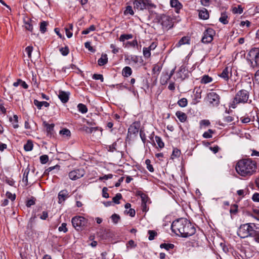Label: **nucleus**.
Segmentation results:
<instances>
[{
	"instance_id": "obj_20",
	"label": "nucleus",
	"mask_w": 259,
	"mask_h": 259,
	"mask_svg": "<svg viewBox=\"0 0 259 259\" xmlns=\"http://www.w3.org/2000/svg\"><path fill=\"white\" fill-rule=\"evenodd\" d=\"M122 73L124 77H127L132 74V70L130 67L126 66L123 68Z\"/></svg>"
},
{
	"instance_id": "obj_41",
	"label": "nucleus",
	"mask_w": 259,
	"mask_h": 259,
	"mask_svg": "<svg viewBox=\"0 0 259 259\" xmlns=\"http://www.w3.org/2000/svg\"><path fill=\"white\" fill-rule=\"evenodd\" d=\"M181 154V151L177 148H174L171 155V158L174 159L176 157L180 156Z\"/></svg>"
},
{
	"instance_id": "obj_58",
	"label": "nucleus",
	"mask_w": 259,
	"mask_h": 259,
	"mask_svg": "<svg viewBox=\"0 0 259 259\" xmlns=\"http://www.w3.org/2000/svg\"><path fill=\"white\" fill-rule=\"evenodd\" d=\"M234 120V118L230 115L226 116L224 118V121L226 123H229Z\"/></svg>"
},
{
	"instance_id": "obj_7",
	"label": "nucleus",
	"mask_w": 259,
	"mask_h": 259,
	"mask_svg": "<svg viewBox=\"0 0 259 259\" xmlns=\"http://www.w3.org/2000/svg\"><path fill=\"white\" fill-rule=\"evenodd\" d=\"M72 224L73 227L77 230H79L87 224V220L83 217L75 216L72 219Z\"/></svg>"
},
{
	"instance_id": "obj_17",
	"label": "nucleus",
	"mask_w": 259,
	"mask_h": 259,
	"mask_svg": "<svg viewBox=\"0 0 259 259\" xmlns=\"http://www.w3.org/2000/svg\"><path fill=\"white\" fill-rule=\"evenodd\" d=\"M176 116L181 122H184L187 120V116L186 113L181 111H178L176 113Z\"/></svg>"
},
{
	"instance_id": "obj_31",
	"label": "nucleus",
	"mask_w": 259,
	"mask_h": 259,
	"mask_svg": "<svg viewBox=\"0 0 259 259\" xmlns=\"http://www.w3.org/2000/svg\"><path fill=\"white\" fill-rule=\"evenodd\" d=\"M174 245L170 243H162L160 245V248H164L166 250H169L170 249H172L174 247Z\"/></svg>"
},
{
	"instance_id": "obj_22",
	"label": "nucleus",
	"mask_w": 259,
	"mask_h": 259,
	"mask_svg": "<svg viewBox=\"0 0 259 259\" xmlns=\"http://www.w3.org/2000/svg\"><path fill=\"white\" fill-rule=\"evenodd\" d=\"M82 130L84 131L86 133L91 134L93 132H95L96 131L98 130V127H89L87 126L83 125L82 127Z\"/></svg>"
},
{
	"instance_id": "obj_26",
	"label": "nucleus",
	"mask_w": 259,
	"mask_h": 259,
	"mask_svg": "<svg viewBox=\"0 0 259 259\" xmlns=\"http://www.w3.org/2000/svg\"><path fill=\"white\" fill-rule=\"evenodd\" d=\"M133 35L132 34H121L119 37V40L120 41H124L125 40H128L132 38Z\"/></svg>"
},
{
	"instance_id": "obj_30",
	"label": "nucleus",
	"mask_w": 259,
	"mask_h": 259,
	"mask_svg": "<svg viewBox=\"0 0 259 259\" xmlns=\"http://www.w3.org/2000/svg\"><path fill=\"white\" fill-rule=\"evenodd\" d=\"M219 21L224 24L228 23V16L224 13L221 14V16L219 18Z\"/></svg>"
},
{
	"instance_id": "obj_1",
	"label": "nucleus",
	"mask_w": 259,
	"mask_h": 259,
	"mask_svg": "<svg viewBox=\"0 0 259 259\" xmlns=\"http://www.w3.org/2000/svg\"><path fill=\"white\" fill-rule=\"evenodd\" d=\"M172 231L182 237H188L195 234L196 229L187 219L180 218L174 221L171 225Z\"/></svg>"
},
{
	"instance_id": "obj_27",
	"label": "nucleus",
	"mask_w": 259,
	"mask_h": 259,
	"mask_svg": "<svg viewBox=\"0 0 259 259\" xmlns=\"http://www.w3.org/2000/svg\"><path fill=\"white\" fill-rule=\"evenodd\" d=\"M212 80V78L211 77L207 75H205L202 76L201 80V82L202 83L206 84L211 82Z\"/></svg>"
},
{
	"instance_id": "obj_45",
	"label": "nucleus",
	"mask_w": 259,
	"mask_h": 259,
	"mask_svg": "<svg viewBox=\"0 0 259 259\" xmlns=\"http://www.w3.org/2000/svg\"><path fill=\"white\" fill-rule=\"evenodd\" d=\"M33 51V47L32 46H28L25 49V51L28 55L29 59L31 58V53Z\"/></svg>"
},
{
	"instance_id": "obj_33",
	"label": "nucleus",
	"mask_w": 259,
	"mask_h": 259,
	"mask_svg": "<svg viewBox=\"0 0 259 259\" xmlns=\"http://www.w3.org/2000/svg\"><path fill=\"white\" fill-rule=\"evenodd\" d=\"M232 12L234 14H241L243 12V8L240 5L232 8Z\"/></svg>"
},
{
	"instance_id": "obj_63",
	"label": "nucleus",
	"mask_w": 259,
	"mask_h": 259,
	"mask_svg": "<svg viewBox=\"0 0 259 259\" xmlns=\"http://www.w3.org/2000/svg\"><path fill=\"white\" fill-rule=\"evenodd\" d=\"M35 199L34 198L28 200L27 201L26 206L29 207H30L31 205H34L35 204Z\"/></svg>"
},
{
	"instance_id": "obj_61",
	"label": "nucleus",
	"mask_w": 259,
	"mask_h": 259,
	"mask_svg": "<svg viewBox=\"0 0 259 259\" xmlns=\"http://www.w3.org/2000/svg\"><path fill=\"white\" fill-rule=\"evenodd\" d=\"M210 122L208 120H202L200 122V125L201 126H208L210 124Z\"/></svg>"
},
{
	"instance_id": "obj_10",
	"label": "nucleus",
	"mask_w": 259,
	"mask_h": 259,
	"mask_svg": "<svg viewBox=\"0 0 259 259\" xmlns=\"http://www.w3.org/2000/svg\"><path fill=\"white\" fill-rule=\"evenodd\" d=\"M215 34V31L211 28L207 29L203 33V35L201 41L203 43L208 44L213 40V37Z\"/></svg>"
},
{
	"instance_id": "obj_18",
	"label": "nucleus",
	"mask_w": 259,
	"mask_h": 259,
	"mask_svg": "<svg viewBox=\"0 0 259 259\" xmlns=\"http://www.w3.org/2000/svg\"><path fill=\"white\" fill-rule=\"evenodd\" d=\"M34 104L37 107L38 109H41V107L44 106L46 107H48L50 106V104L46 101H39L36 99H35L33 101Z\"/></svg>"
},
{
	"instance_id": "obj_9",
	"label": "nucleus",
	"mask_w": 259,
	"mask_h": 259,
	"mask_svg": "<svg viewBox=\"0 0 259 259\" xmlns=\"http://www.w3.org/2000/svg\"><path fill=\"white\" fill-rule=\"evenodd\" d=\"M151 6L148 0H135L134 2V8L138 11H141L147 9Z\"/></svg>"
},
{
	"instance_id": "obj_5",
	"label": "nucleus",
	"mask_w": 259,
	"mask_h": 259,
	"mask_svg": "<svg viewBox=\"0 0 259 259\" xmlns=\"http://www.w3.org/2000/svg\"><path fill=\"white\" fill-rule=\"evenodd\" d=\"M209 105L211 107H218L220 103V96L214 92H211L207 94L206 98Z\"/></svg>"
},
{
	"instance_id": "obj_50",
	"label": "nucleus",
	"mask_w": 259,
	"mask_h": 259,
	"mask_svg": "<svg viewBox=\"0 0 259 259\" xmlns=\"http://www.w3.org/2000/svg\"><path fill=\"white\" fill-rule=\"evenodd\" d=\"M111 218L114 223L117 224L120 219V217L119 215L114 213L112 215Z\"/></svg>"
},
{
	"instance_id": "obj_6",
	"label": "nucleus",
	"mask_w": 259,
	"mask_h": 259,
	"mask_svg": "<svg viewBox=\"0 0 259 259\" xmlns=\"http://www.w3.org/2000/svg\"><path fill=\"white\" fill-rule=\"evenodd\" d=\"M248 55L250 58L248 59V60L249 61L251 66L252 67L256 66L259 57V49L257 48H252L249 51Z\"/></svg>"
},
{
	"instance_id": "obj_21",
	"label": "nucleus",
	"mask_w": 259,
	"mask_h": 259,
	"mask_svg": "<svg viewBox=\"0 0 259 259\" xmlns=\"http://www.w3.org/2000/svg\"><path fill=\"white\" fill-rule=\"evenodd\" d=\"M18 116L16 115H14L13 117H10L9 118V120L11 122H12L13 126L14 128H16L19 127V125L18 124Z\"/></svg>"
},
{
	"instance_id": "obj_8",
	"label": "nucleus",
	"mask_w": 259,
	"mask_h": 259,
	"mask_svg": "<svg viewBox=\"0 0 259 259\" xmlns=\"http://www.w3.org/2000/svg\"><path fill=\"white\" fill-rule=\"evenodd\" d=\"M84 175V170L83 168H79L70 171L68 177L71 180L75 181L82 178Z\"/></svg>"
},
{
	"instance_id": "obj_37",
	"label": "nucleus",
	"mask_w": 259,
	"mask_h": 259,
	"mask_svg": "<svg viewBox=\"0 0 259 259\" xmlns=\"http://www.w3.org/2000/svg\"><path fill=\"white\" fill-rule=\"evenodd\" d=\"M155 140H156V142L158 146V147L160 148H162L164 147V143L163 142L161 138L158 136H156L155 137Z\"/></svg>"
},
{
	"instance_id": "obj_54",
	"label": "nucleus",
	"mask_w": 259,
	"mask_h": 259,
	"mask_svg": "<svg viewBox=\"0 0 259 259\" xmlns=\"http://www.w3.org/2000/svg\"><path fill=\"white\" fill-rule=\"evenodd\" d=\"M58 230L60 232L63 231L64 233L66 232L67 231L66 224L62 223L61 225L59 227Z\"/></svg>"
},
{
	"instance_id": "obj_34",
	"label": "nucleus",
	"mask_w": 259,
	"mask_h": 259,
	"mask_svg": "<svg viewBox=\"0 0 259 259\" xmlns=\"http://www.w3.org/2000/svg\"><path fill=\"white\" fill-rule=\"evenodd\" d=\"M148 233L149 234L148 239L149 240H153L155 237L157 235V233L154 230H149Z\"/></svg>"
},
{
	"instance_id": "obj_44",
	"label": "nucleus",
	"mask_w": 259,
	"mask_h": 259,
	"mask_svg": "<svg viewBox=\"0 0 259 259\" xmlns=\"http://www.w3.org/2000/svg\"><path fill=\"white\" fill-rule=\"evenodd\" d=\"M122 198V195L120 193H117L115 197H114L112 199L113 202L116 204L119 203V200H120Z\"/></svg>"
},
{
	"instance_id": "obj_60",
	"label": "nucleus",
	"mask_w": 259,
	"mask_h": 259,
	"mask_svg": "<svg viewBox=\"0 0 259 259\" xmlns=\"http://www.w3.org/2000/svg\"><path fill=\"white\" fill-rule=\"evenodd\" d=\"M140 136L142 141V142L145 144L146 141V137L145 134L143 131H140Z\"/></svg>"
},
{
	"instance_id": "obj_32",
	"label": "nucleus",
	"mask_w": 259,
	"mask_h": 259,
	"mask_svg": "<svg viewBox=\"0 0 259 259\" xmlns=\"http://www.w3.org/2000/svg\"><path fill=\"white\" fill-rule=\"evenodd\" d=\"M178 104L181 107H185L187 106L188 104L187 99L185 98L181 99L178 101Z\"/></svg>"
},
{
	"instance_id": "obj_49",
	"label": "nucleus",
	"mask_w": 259,
	"mask_h": 259,
	"mask_svg": "<svg viewBox=\"0 0 259 259\" xmlns=\"http://www.w3.org/2000/svg\"><path fill=\"white\" fill-rule=\"evenodd\" d=\"M150 160L149 159H147L145 161V163L147 165V168L150 171V172H153L154 171V168L153 167V166L150 164Z\"/></svg>"
},
{
	"instance_id": "obj_29",
	"label": "nucleus",
	"mask_w": 259,
	"mask_h": 259,
	"mask_svg": "<svg viewBox=\"0 0 259 259\" xmlns=\"http://www.w3.org/2000/svg\"><path fill=\"white\" fill-rule=\"evenodd\" d=\"M59 134L64 137L69 138L71 136L70 131L67 128H63L60 131Z\"/></svg>"
},
{
	"instance_id": "obj_59",
	"label": "nucleus",
	"mask_w": 259,
	"mask_h": 259,
	"mask_svg": "<svg viewBox=\"0 0 259 259\" xmlns=\"http://www.w3.org/2000/svg\"><path fill=\"white\" fill-rule=\"evenodd\" d=\"M85 47L88 49L90 51L92 52H94L95 50L91 46V43L90 42H86L84 44Z\"/></svg>"
},
{
	"instance_id": "obj_23",
	"label": "nucleus",
	"mask_w": 259,
	"mask_h": 259,
	"mask_svg": "<svg viewBox=\"0 0 259 259\" xmlns=\"http://www.w3.org/2000/svg\"><path fill=\"white\" fill-rule=\"evenodd\" d=\"M170 78L169 76L168 75V73H166L160 77V82L161 84L164 85L167 83Z\"/></svg>"
},
{
	"instance_id": "obj_39",
	"label": "nucleus",
	"mask_w": 259,
	"mask_h": 259,
	"mask_svg": "<svg viewBox=\"0 0 259 259\" xmlns=\"http://www.w3.org/2000/svg\"><path fill=\"white\" fill-rule=\"evenodd\" d=\"M151 51L147 48L144 47L143 49V53L145 58H148L151 56Z\"/></svg>"
},
{
	"instance_id": "obj_43",
	"label": "nucleus",
	"mask_w": 259,
	"mask_h": 259,
	"mask_svg": "<svg viewBox=\"0 0 259 259\" xmlns=\"http://www.w3.org/2000/svg\"><path fill=\"white\" fill-rule=\"evenodd\" d=\"M59 51L63 56L67 55L69 52V50L68 47L61 48L59 49Z\"/></svg>"
},
{
	"instance_id": "obj_46",
	"label": "nucleus",
	"mask_w": 259,
	"mask_h": 259,
	"mask_svg": "<svg viewBox=\"0 0 259 259\" xmlns=\"http://www.w3.org/2000/svg\"><path fill=\"white\" fill-rule=\"evenodd\" d=\"M194 91H195V98L196 99H200L201 98V90L200 89H195Z\"/></svg>"
},
{
	"instance_id": "obj_48",
	"label": "nucleus",
	"mask_w": 259,
	"mask_h": 259,
	"mask_svg": "<svg viewBox=\"0 0 259 259\" xmlns=\"http://www.w3.org/2000/svg\"><path fill=\"white\" fill-rule=\"evenodd\" d=\"M49 160V157L47 155H43L40 157V161L42 164H46Z\"/></svg>"
},
{
	"instance_id": "obj_13",
	"label": "nucleus",
	"mask_w": 259,
	"mask_h": 259,
	"mask_svg": "<svg viewBox=\"0 0 259 259\" xmlns=\"http://www.w3.org/2000/svg\"><path fill=\"white\" fill-rule=\"evenodd\" d=\"M170 5L175 9V12L177 13H179L180 11L183 8V5L178 0H170Z\"/></svg>"
},
{
	"instance_id": "obj_42",
	"label": "nucleus",
	"mask_w": 259,
	"mask_h": 259,
	"mask_svg": "<svg viewBox=\"0 0 259 259\" xmlns=\"http://www.w3.org/2000/svg\"><path fill=\"white\" fill-rule=\"evenodd\" d=\"M213 133V131L211 129H209L208 131L205 132L203 133V138L206 139L210 138L212 137V134Z\"/></svg>"
},
{
	"instance_id": "obj_2",
	"label": "nucleus",
	"mask_w": 259,
	"mask_h": 259,
	"mask_svg": "<svg viewBox=\"0 0 259 259\" xmlns=\"http://www.w3.org/2000/svg\"><path fill=\"white\" fill-rule=\"evenodd\" d=\"M256 162L250 158L243 159L238 161L236 170L238 175L243 177H249L256 171Z\"/></svg>"
},
{
	"instance_id": "obj_14",
	"label": "nucleus",
	"mask_w": 259,
	"mask_h": 259,
	"mask_svg": "<svg viewBox=\"0 0 259 259\" xmlns=\"http://www.w3.org/2000/svg\"><path fill=\"white\" fill-rule=\"evenodd\" d=\"M69 93L62 91L59 92L58 97L62 102L65 103L68 102L69 97Z\"/></svg>"
},
{
	"instance_id": "obj_38",
	"label": "nucleus",
	"mask_w": 259,
	"mask_h": 259,
	"mask_svg": "<svg viewBox=\"0 0 259 259\" xmlns=\"http://www.w3.org/2000/svg\"><path fill=\"white\" fill-rule=\"evenodd\" d=\"M95 29H96L95 26L94 25H92L89 28H88L82 31V34H88L90 32L95 30Z\"/></svg>"
},
{
	"instance_id": "obj_52",
	"label": "nucleus",
	"mask_w": 259,
	"mask_h": 259,
	"mask_svg": "<svg viewBox=\"0 0 259 259\" xmlns=\"http://www.w3.org/2000/svg\"><path fill=\"white\" fill-rule=\"evenodd\" d=\"M125 14H130L132 15L134 14V12L133 10V8L131 6H128L126 8V10L124 11Z\"/></svg>"
},
{
	"instance_id": "obj_28",
	"label": "nucleus",
	"mask_w": 259,
	"mask_h": 259,
	"mask_svg": "<svg viewBox=\"0 0 259 259\" xmlns=\"http://www.w3.org/2000/svg\"><path fill=\"white\" fill-rule=\"evenodd\" d=\"M77 108H78L79 111L83 114L87 113L88 111V108H87V106L83 104H81V103L77 105Z\"/></svg>"
},
{
	"instance_id": "obj_35",
	"label": "nucleus",
	"mask_w": 259,
	"mask_h": 259,
	"mask_svg": "<svg viewBox=\"0 0 259 259\" xmlns=\"http://www.w3.org/2000/svg\"><path fill=\"white\" fill-rule=\"evenodd\" d=\"M48 23L46 21H43L40 24V31L41 33H44L47 31V26Z\"/></svg>"
},
{
	"instance_id": "obj_12",
	"label": "nucleus",
	"mask_w": 259,
	"mask_h": 259,
	"mask_svg": "<svg viewBox=\"0 0 259 259\" xmlns=\"http://www.w3.org/2000/svg\"><path fill=\"white\" fill-rule=\"evenodd\" d=\"M69 197V193L66 189L60 191L58 195V203H63Z\"/></svg>"
},
{
	"instance_id": "obj_19",
	"label": "nucleus",
	"mask_w": 259,
	"mask_h": 259,
	"mask_svg": "<svg viewBox=\"0 0 259 259\" xmlns=\"http://www.w3.org/2000/svg\"><path fill=\"white\" fill-rule=\"evenodd\" d=\"M108 62V58L106 54H102L101 57L98 60V63L99 66H103Z\"/></svg>"
},
{
	"instance_id": "obj_40",
	"label": "nucleus",
	"mask_w": 259,
	"mask_h": 259,
	"mask_svg": "<svg viewBox=\"0 0 259 259\" xmlns=\"http://www.w3.org/2000/svg\"><path fill=\"white\" fill-rule=\"evenodd\" d=\"M44 124L46 127V130L48 133H50L53 131L54 127V124H49L45 122Z\"/></svg>"
},
{
	"instance_id": "obj_47",
	"label": "nucleus",
	"mask_w": 259,
	"mask_h": 259,
	"mask_svg": "<svg viewBox=\"0 0 259 259\" xmlns=\"http://www.w3.org/2000/svg\"><path fill=\"white\" fill-rule=\"evenodd\" d=\"M186 245L187 246H198L199 245V242L197 241L196 242H193L192 241H187L185 242Z\"/></svg>"
},
{
	"instance_id": "obj_64",
	"label": "nucleus",
	"mask_w": 259,
	"mask_h": 259,
	"mask_svg": "<svg viewBox=\"0 0 259 259\" xmlns=\"http://www.w3.org/2000/svg\"><path fill=\"white\" fill-rule=\"evenodd\" d=\"M252 199L254 201L259 202V193H254L252 197Z\"/></svg>"
},
{
	"instance_id": "obj_55",
	"label": "nucleus",
	"mask_w": 259,
	"mask_h": 259,
	"mask_svg": "<svg viewBox=\"0 0 259 259\" xmlns=\"http://www.w3.org/2000/svg\"><path fill=\"white\" fill-rule=\"evenodd\" d=\"M93 78L96 80H101L102 82L104 81V78L102 74H94L93 76Z\"/></svg>"
},
{
	"instance_id": "obj_3",
	"label": "nucleus",
	"mask_w": 259,
	"mask_h": 259,
	"mask_svg": "<svg viewBox=\"0 0 259 259\" xmlns=\"http://www.w3.org/2000/svg\"><path fill=\"white\" fill-rule=\"evenodd\" d=\"M254 223H246L241 225L237 231V235L241 238L253 237L254 240L259 243V232L254 229Z\"/></svg>"
},
{
	"instance_id": "obj_53",
	"label": "nucleus",
	"mask_w": 259,
	"mask_h": 259,
	"mask_svg": "<svg viewBox=\"0 0 259 259\" xmlns=\"http://www.w3.org/2000/svg\"><path fill=\"white\" fill-rule=\"evenodd\" d=\"M238 211V205L234 204L231 206L230 212L231 213L235 214Z\"/></svg>"
},
{
	"instance_id": "obj_51",
	"label": "nucleus",
	"mask_w": 259,
	"mask_h": 259,
	"mask_svg": "<svg viewBox=\"0 0 259 259\" xmlns=\"http://www.w3.org/2000/svg\"><path fill=\"white\" fill-rule=\"evenodd\" d=\"M138 194L140 196L141 199H142V202H147L148 200V197L147 195L145 194H144L142 192H139Z\"/></svg>"
},
{
	"instance_id": "obj_16",
	"label": "nucleus",
	"mask_w": 259,
	"mask_h": 259,
	"mask_svg": "<svg viewBox=\"0 0 259 259\" xmlns=\"http://www.w3.org/2000/svg\"><path fill=\"white\" fill-rule=\"evenodd\" d=\"M199 17L203 20H207L209 18V13L205 8L199 10Z\"/></svg>"
},
{
	"instance_id": "obj_57",
	"label": "nucleus",
	"mask_w": 259,
	"mask_h": 259,
	"mask_svg": "<svg viewBox=\"0 0 259 259\" xmlns=\"http://www.w3.org/2000/svg\"><path fill=\"white\" fill-rule=\"evenodd\" d=\"M5 182L10 186H13L15 184V181L11 178H6Z\"/></svg>"
},
{
	"instance_id": "obj_25",
	"label": "nucleus",
	"mask_w": 259,
	"mask_h": 259,
	"mask_svg": "<svg viewBox=\"0 0 259 259\" xmlns=\"http://www.w3.org/2000/svg\"><path fill=\"white\" fill-rule=\"evenodd\" d=\"M189 39L187 37H183L176 45L177 47H180L181 46L187 44H189Z\"/></svg>"
},
{
	"instance_id": "obj_62",
	"label": "nucleus",
	"mask_w": 259,
	"mask_h": 259,
	"mask_svg": "<svg viewBox=\"0 0 259 259\" xmlns=\"http://www.w3.org/2000/svg\"><path fill=\"white\" fill-rule=\"evenodd\" d=\"M110 48L112 49V52L113 54H117L119 52V49L117 48L114 44L110 45Z\"/></svg>"
},
{
	"instance_id": "obj_15",
	"label": "nucleus",
	"mask_w": 259,
	"mask_h": 259,
	"mask_svg": "<svg viewBox=\"0 0 259 259\" xmlns=\"http://www.w3.org/2000/svg\"><path fill=\"white\" fill-rule=\"evenodd\" d=\"M231 75V69L226 67L220 74V76L225 80H228Z\"/></svg>"
},
{
	"instance_id": "obj_56",
	"label": "nucleus",
	"mask_w": 259,
	"mask_h": 259,
	"mask_svg": "<svg viewBox=\"0 0 259 259\" xmlns=\"http://www.w3.org/2000/svg\"><path fill=\"white\" fill-rule=\"evenodd\" d=\"M108 189L106 187H104L102 189V196L103 197L108 198L109 197V195L107 193Z\"/></svg>"
},
{
	"instance_id": "obj_36",
	"label": "nucleus",
	"mask_w": 259,
	"mask_h": 259,
	"mask_svg": "<svg viewBox=\"0 0 259 259\" xmlns=\"http://www.w3.org/2000/svg\"><path fill=\"white\" fill-rule=\"evenodd\" d=\"M24 26L25 28L30 31H32L33 29V26L31 24V20H28L27 21H24Z\"/></svg>"
},
{
	"instance_id": "obj_24",
	"label": "nucleus",
	"mask_w": 259,
	"mask_h": 259,
	"mask_svg": "<svg viewBox=\"0 0 259 259\" xmlns=\"http://www.w3.org/2000/svg\"><path fill=\"white\" fill-rule=\"evenodd\" d=\"M33 144L32 141L28 140L26 144L24 145V149L26 151H30L32 150Z\"/></svg>"
},
{
	"instance_id": "obj_11",
	"label": "nucleus",
	"mask_w": 259,
	"mask_h": 259,
	"mask_svg": "<svg viewBox=\"0 0 259 259\" xmlns=\"http://www.w3.org/2000/svg\"><path fill=\"white\" fill-rule=\"evenodd\" d=\"M159 22L163 28L166 29H169L173 25L172 19L169 16L165 15L161 16Z\"/></svg>"
},
{
	"instance_id": "obj_4",
	"label": "nucleus",
	"mask_w": 259,
	"mask_h": 259,
	"mask_svg": "<svg viewBox=\"0 0 259 259\" xmlns=\"http://www.w3.org/2000/svg\"><path fill=\"white\" fill-rule=\"evenodd\" d=\"M249 98L248 92L244 90L239 91L236 95L231 105L232 108H235L236 105L239 103H245L247 102Z\"/></svg>"
}]
</instances>
